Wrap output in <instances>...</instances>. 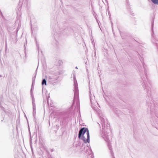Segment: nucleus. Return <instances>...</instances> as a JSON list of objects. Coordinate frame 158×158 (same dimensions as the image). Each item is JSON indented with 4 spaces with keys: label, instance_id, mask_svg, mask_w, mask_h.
<instances>
[{
    "label": "nucleus",
    "instance_id": "obj_1",
    "mask_svg": "<svg viewBox=\"0 0 158 158\" xmlns=\"http://www.w3.org/2000/svg\"><path fill=\"white\" fill-rule=\"evenodd\" d=\"M78 138L79 139H82L84 143L80 144L79 146H77V149L80 150V151H84L85 152H88L90 155L91 153V150L89 147L88 146H85V143L87 142H89V132L87 128L83 127L79 131L78 134Z\"/></svg>",
    "mask_w": 158,
    "mask_h": 158
},
{
    "label": "nucleus",
    "instance_id": "obj_2",
    "mask_svg": "<svg viewBox=\"0 0 158 158\" xmlns=\"http://www.w3.org/2000/svg\"><path fill=\"white\" fill-rule=\"evenodd\" d=\"M100 118L102 125V136L106 141H107L109 139V133L110 131V125L106 120L103 117H100Z\"/></svg>",
    "mask_w": 158,
    "mask_h": 158
},
{
    "label": "nucleus",
    "instance_id": "obj_3",
    "mask_svg": "<svg viewBox=\"0 0 158 158\" xmlns=\"http://www.w3.org/2000/svg\"><path fill=\"white\" fill-rule=\"evenodd\" d=\"M74 102H76V104L79 105V93L78 85L77 81L75 78H74Z\"/></svg>",
    "mask_w": 158,
    "mask_h": 158
},
{
    "label": "nucleus",
    "instance_id": "obj_4",
    "mask_svg": "<svg viewBox=\"0 0 158 158\" xmlns=\"http://www.w3.org/2000/svg\"><path fill=\"white\" fill-rule=\"evenodd\" d=\"M89 93L90 99L91 104V106L94 110L97 112H98L99 109L97 107V106H98V104L96 101L95 99L94 96V95L91 94L90 92Z\"/></svg>",
    "mask_w": 158,
    "mask_h": 158
},
{
    "label": "nucleus",
    "instance_id": "obj_5",
    "mask_svg": "<svg viewBox=\"0 0 158 158\" xmlns=\"http://www.w3.org/2000/svg\"><path fill=\"white\" fill-rule=\"evenodd\" d=\"M58 79V77L56 76H49L48 78V81L51 84L55 83Z\"/></svg>",
    "mask_w": 158,
    "mask_h": 158
},
{
    "label": "nucleus",
    "instance_id": "obj_6",
    "mask_svg": "<svg viewBox=\"0 0 158 158\" xmlns=\"http://www.w3.org/2000/svg\"><path fill=\"white\" fill-rule=\"evenodd\" d=\"M32 90V88H31V93ZM31 94L32 98V99L33 109V110H36V106H35V103L34 102H35L34 99L33 95H32L31 93Z\"/></svg>",
    "mask_w": 158,
    "mask_h": 158
},
{
    "label": "nucleus",
    "instance_id": "obj_7",
    "mask_svg": "<svg viewBox=\"0 0 158 158\" xmlns=\"http://www.w3.org/2000/svg\"><path fill=\"white\" fill-rule=\"evenodd\" d=\"M108 147L110 149V153L111 155L112 156V158H115V157L114 156V153L112 151V148H111V145L110 143H108Z\"/></svg>",
    "mask_w": 158,
    "mask_h": 158
},
{
    "label": "nucleus",
    "instance_id": "obj_8",
    "mask_svg": "<svg viewBox=\"0 0 158 158\" xmlns=\"http://www.w3.org/2000/svg\"><path fill=\"white\" fill-rule=\"evenodd\" d=\"M36 70H37V69H36ZM36 71H37V70H36V71H35V74L34 77H33L32 79V85H33V83L35 82V78L36 75Z\"/></svg>",
    "mask_w": 158,
    "mask_h": 158
},
{
    "label": "nucleus",
    "instance_id": "obj_9",
    "mask_svg": "<svg viewBox=\"0 0 158 158\" xmlns=\"http://www.w3.org/2000/svg\"><path fill=\"white\" fill-rule=\"evenodd\" d=\"M152 2L154 4L158 5V0H151Z\"/></svg>",
    "mask_w": 158,
    "mask_h": 158
},
{
    "label": "nucleus",
    "instance_id": "obj_10",
    "mask_svg": "<svg viewBox=\"0 0 158 158\" xmlns=\"http://www.w3.org/2000/svg\"><path fill=\"white\" fill-rule=\"evenodd\" d=\"M44 84H45V85H46V81L45 79L43 80L42 82V85H43Z\"/></svg>",
    "mask_w": 158,
    "mask_h": 158
},
{
    "label": "nucleus",
    "instance_id": "obj_11",
    "mask_svg": "<svg viewBox=\"0 0 158 158\" xmlns=\"http://www.w3.org/2000/svg\"><path fill=\"white\" fill-rule=\"evenodd\" d=\"M36 113V110H33V114L34 116H35V114Z\"/></svg>",
    "mask_w": 158,
    "mask_h": 158
},
{
    "label": "nucleus",
    "instance_id": "obj_12",
    "mask_svg": "<svg viewBox=\"0 0 158 158\" xmlns=\"http://www.w3.org/2000/svg\"><path fill=\"white\" fill-rule=\"evenodd\" d=\"M153 21L152 23V30H153Z\"/></svg>",
    "mask_w": 158,
    "mask_h": 158
},
{
    "label": "nucleus",
    "instance_id": "obj_13",
    "mask_svg": "<svg viewBox=\"0 0 158 158\" xmlns=\"http://www.w3.org/2000/svg\"><path fill=\"white\" fill-rule=\"evenodd\" d=\"M47 103H48V105H49V100L48 99L47 100Z\"/></svg>",
    "mask_w": 158,
    "mask_h": 158
},
{
    "label": "nucleus",
    "instance_id": "obj_14",
    "mask_svg": "<svg viewBox=\"0 0 158 158\" xmlns=\"http://www.w3.org/2000/svg\"><path fill=\"white\" fill-rule=\"evenodd\" d=\"M52 104L51 103H50V106H52Z\"/></svg>",
    "mask_w": 158,
    "mask_h": 158
},
{
    "label": "nucleus",
    "instance_id": "obj_15",
    "mask_svg": "<svg viewBox=\"0 0 158 158\" xmlns=\"http://www.w3.org/2000/svg\"><path fill=\"white\" fill-rule=\"evenodd\" d=\"M32 22V20H30V23H31Z\"/></svg>",
    "mask_w": 158,
    "mask_h": 158
},
{
    "label": "nucleus",
    "instance_id": "obj_16",
    "mask_svg": "<svg viewBox=\"0 0 158 158\" xmlns=\"http://www.w3.org/2000/svg\"><path fill=\"white\" fill-rule=\"evenodd\" d=\"M75 68H76V69H77V67H75Z\"/></svg>",
    "mask_w": 158,
    "mask_h": 158
}]
</instances>
